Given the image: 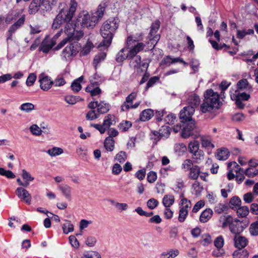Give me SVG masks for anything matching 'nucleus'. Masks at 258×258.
Instances as JSON below:
<instances>
[{
    "label": "nucleus",
    "instance_id": "29",
    "mask_svg": "<svg viewBox=\"0 0 258 258\" xmlns=\"http://www.w3.org/2000/svg\"><path fill=\"white\" fill-rule=\"evenodd\" d=\"M187 108L185 110V107L180 111L179 117L182 120L181 122L192 121L191 116L194 114H189Z\"/></svg>",
    "mask_w": 258,
    "mask_h": 258
},
{
    "label": "nucleus",
    "instance_id": "32",
    "mask_svg": "<svg viewBox=\"0 0 258 258\" xmlns=\"http://www.w3.org/2000/svg\"><path fill=\"white\" fill-rule=\"evenodd\" d=\"M177 249H170L167 252H163L160 255V258H174L179 254Z\"/></svg>",
    "mask_w": 258,
    "mask_h": 258
},
{
    "label": "nucleus",
    "instance_id": "42",
    "mask_svg": "<svg viewBox=\"0 0 258 258\" xmlns=\"http://www.w3.org/2000/svg\"><path fill=\"white\" fill-rule=\"evenodd\" d=\"M106 57V53L104 52H101L97 55H95L93 60V65L95 69H97V65L102 61L104 60Z\"/></svg>",
    "mask_w": 258,
    "mask_h": 258
},
{
    "label": "nucleus",
    "instance_id": "1",
    "mask_svg": "<svg viewBox=\"0 0 258 258\" xmlns=\"http://www.w3.org/2000/svg\"><path fill=\"white\" fill-rule=\"evenodd\" d=\"M77 3L75 0H71L70 6L69 8L64 4H60L58 14L53 20L52 29H57L60 27L64 28V31L69 32L68 30H73V26L75 21L73 20V17L76 11Z\"/></svg>",
    "mask_w": 258,
    "mask_h": 258
},
{
    "label": "nucleus",
    "instance_id": "55",
    "mask_svg": "<svg viewBox=\"0 0 258 258\" xmlns=\"http://www.w3.org/2000/svg\"><path fill=\"white\" fill-rule=\"evenodd\" d=\"M64 100L68 104L74 105L79 101V97L73 95H67L65 96Z\"/></svg>",
    "mask_w": 258,
    "mask_h": 258
},
{
    "label": "nucleus",
    "instance_id": "16",
    "mask_svg": "<svg viewBox=\"0 0 258 258\" xmlns=\"http://www.w3.org/2000/svg\"><path fill=\"white\" fill-rule=\"evenodd\" d=\"M16 194L21 200L29 205L30 204L31 196L26 189L22 187H18L16 190Z\"/></svg>",
    "mask_w": 258,
    "mask_h": 258
},
{
    "label": "nucleus",
    "instance_id": "27",
    "mask_svg": "<svg viewBox=\"0 0 258 258\" xmlns=\"http://www.w3.org/2000/svg\"><path fill=\"white\" fill-rule=\"evenodd\" d=\"M213 211L210 209H207L201 213L200 221L202 223H206L211 219Z\"/></svg>",
    "mask_w": 258,
    "mask_h": 258
},
{
    "label": "nucleus",
    "instance_id": "4",
    "mask_svg": "<svg viewBox=\"0 0 258 258\" xmlns=\"http://www.w3.org/2000/svg\"><path fill=\"white\" fill-rule=\"evenodd\" d=\"M204 97V102L201 105V110L203 113L211 111L214 108H218L222 104L219 94L211 89L205 92Z\"/></svg>",
    "mask_w": 258,
    "mask_h": 258
},
{
    "label": "nucleus",
    "instance_id": "3",
    "mask_svg": "<svg viewBox=\"0 0 258 258\" xmlns=\"http://www.w3.org/2000/svg\"><path fill=\"white\" fill-rule=\"evenodd\" d=\"M118 27V20L114 18L106 21L100 29V32L103 38L102 41L98 46L108 47L111 43L114 33Z\"/></svg>",
    "mask_w": 258,
    "mask_h": 258
},
{
    "label": "nucleus",
    "instance_id": "25",
    "mask_svg": "<svg viewBox=\"0 0 258 258\" xmlns=\"http://www.w3.org/2000/svg\"><path fill=\"white\" fill-rule=\"evenodd\" d=\"M58 189L61 192L65 198L71 200V187L68 184H59L58 185Z\"/></svg>",
    "mask_w": 258,
    "mask_h": 258
},
{
    "label": "nucleus",
    "instance_id": "9",
    "mask_svg": "<svg viewBox=\"0 0 258 258\" xmlns=\"http://www.w3.org/2000/svg\"><path fill=\"white\" fill-rule=\"evenodd\" d=\"M73 26L72 30H68L69 32L64 31V33L67 35L70 41H78L84 35L83 30L82 28L80 25H78L76 22L74 23Z\"/></svg>",
    "mask_w": 258,
    "mask_h": 258
},
{
    "label": "nucleus",
    "instance_id": "43",
    "mask_svg": "<svg viewBox=\"0 0 258 258\" xmlns=\"http://www.w3.org/2000/svg\"><path fill=\"white\" fill-rule=\"evenodd\" d=\"M83 79V77L81 76L72 83L71 87L74 92H78L81 89V85L80 82Z\"/></svg>",
    "mask_w": 258,
    "mask_h": 258
},
{
    "label": "nucleus",
    "instance_id": "59",
    "mask_svg": "<svg viewBox=\"0 0 258 258\" xmlns=\"http://www.w3.org/2000/svg\"><path fill=\"white\" fill-rule=\"evenodd\" d=\"M224 238L221 235L217 237L215 240H214V245L217 248H222L224 245Z\"/></svg>",
    "mask_w": 258,
    "mask_h": 258
},
{
    "label": "nucleus",
    "instance_id": "45",
    "mask_svg": "<svg viewBox=\"0 0 258 258\" xmlns=\"http://www.w3.org/2000/svg\"><path fill=\"white\" fill-rule=\"evenodd\" d=\"M228 209V207L224 204L218 203L214 208V211L217 214H221Z\"/></svg>",
    "mask_w": 258,
    "mask_h": 258
},
{
    "label": "nucleus",
    "instance_id": "39",
    "mask_svg": "<svg viewBox=\"0 0 258 258\" xmlns=\"http://www.w3.org/2000/svg\"><path fill=\"white\" fill-rule=\"evenodd\" d=\"M47 154L51 157H54L61 155L63 153L62 148L54 147L51 149H49L47 151Z\"/></svg>",
    "mask_w": 258,
    "mask_h": 258
},
{
    "label": "nucleus",
    "instance_id": "26",
    "mask_svg": "<svg viewBox=\"0 0 258 258\" xmlns=\"http://www.w3.org/2000/svg\"><path fill=\"white\" fill-rule=\"evenodd\" d=\"M181 200L179 203V209L183 210H187L188 212L189 209L191 208V202L186 198H183V194H181L180 196Z\"/></svg>",
    "mask_w": 258,
    "mask_h": 258
},
{
    "label": "nucleus",
    "instance_id": "21",
    "mask_svg": "<svg viewBox=\"0 0 258 258\" xmlns=\"http://www.w3.org/2000/svg\"><path fill=\"white\" fill-rule=\"evenodd\" d=\"M126 58H131L129 56V51L127 48H122L116 55V61L118 62H121Z\"/></svg>",
    "mask_w": 258,
    "mask_h": 258
},
{
    "label": "nucleus",
    "instance_id": "6",
    "mask_svg": "<svg viewBox=\"0 0 258 258\" xmlns=\"http://www.w3.org/2000/svg\"><path fill=\"white\" fill-rule=\"evenodd\" d=\"M200 129L196 126L192 121L187 123L184 122L182 124L181 136L183 138H187L191 136L194 139L200 136Z\"/></svg>",
    "mask_w": 258,
    "mask_h": 258
},
{
    "label": "nucleus",
    "instance_id": "8",
    "mask_svg": "<svg viewBox=\"0 0 258 258\" xmlns=\"http://www.w3.org/2000/svg\"><path fill=\"white\" fill-rule=\"evenodd\" d=\"M160 21L157 20L154 23H153L151 26V30L148 36L149 41L147 42V44L149 45L151 43V46L153 45V47L151 49L154 48V47L160 39V35L157 34L160 28Z\"/></svg>",
    "mask_w": 258,
    "mask_h": 258
},
{
    "label": "nucleus",
    "instance_id": "31",
    "mask_svg": "<svg viewBox=\"0 0 258 258\" xmlns=\"http://www.w3.org/2000/svg\"><path fill=\"white\" fill-rule=\"evenodd\" d=\"M110 109V105L108 103H107L104 101H101L98 103L97 112L99 114H104L107 112Z\"/></svg>",
    "mask_w": 258,
    "mask_h": 258
},
{
    "label": "nucleus",
    "instance_id": "47",
    "mask_svg": "<svg viewBox=\"0 0 258 258\" xmlns=\"http://www.w3.org/2000/svg\"><path fill=\"white\" fill-rule=\"evenodd\" d=\"M63 233L68 234L74 230V226L69 220H66V223L62 226Z\"/></svg>",
    "mask_w": 258,
    "mask_h": 258
},
{
    "label": "nucleus",
    "instance_id": "5",
    "mask_svg": "<svg viewBox=\"0 0 258 258\" xmlns=\"http://www.w3.org/2000/svg\"><path fill=\"white\" fill-rule=\"evenodd\" d=\"M80 48L78 42L70 43L62 50L61 54V58L67 61H71L78 54Z\"/></svg>",
    "mask_w": 258,
    "mask_h": 258
},
{
    "label": "nucleus",
    "instance_id": "38",
    "mask_svg": "<svg viewBox=\"0 0 258 258\" xmlns=\"http://www.w3.org/2000/svg\"><path fill=\"white\" fill-rule=\"evenodd\" d=\"M104 145L107 151H112L114 148V140L110 137H107L104 141Z\"/></svg>",
    "mask_w": 258,
    "mask_h": 258
},
{
    "label": "nucleus",
    "instance_id": "41",
    "mask_svg": "<svg viewBox=\"0 0 258 258\" xmlns=\"http://www.w3.org/2000/svg\"><path fill=\"white\" fill-rule=\"evenodd\" d=\"M174 202V196L172 195H166L164 197L162 201L163 204L166 208H169Z\"/></svg>",
    "mask_w": 258,
    "mask_h": 258
},
{
    "label": "nucleus",
    "instance_id": "2",
    "mask_svg": "<svg viewBox=\"0 0 258 258\" xmlns=\"http://www.w3.org/2000/svg\"><path fill=\"white\" fill-rule=\"evenodd\" d=\"M107 5L101 3L98 6L97 10L91 13H80L78 16L75 22L81 27L93 28L104 15Z\"/></svg>",
    "mask_w": 258,
    "mask_h": 258
},
{
    "label": "nucleus",
    "instance_id": "10",
    "mask_svg": "<svg viewBox=\"0 0 258 258\" xmlns=\"http://www.w3.org/2000/svg\"><path fill=\"white\" fill-rule=\"evenodd\" d=\"M187 103L188 105L185 107V110L187 108L189 114H194L195 109L199 106L201 103V99L197 94L191 93L188 95L187 98Z\"/></svg>",
    "mask_w": 258,
    "mask_h": 258
},
{
    "label": "nucleus",
    "instance_id": "28",
    "mask_svg": "<svg viewBox=\"0 0 258 258\" xmlns=\"http://www.w3.org/2000/svg\"><path fill=\"white\" fill-rule=\"evenodd\" d=\"M229 156V152L226 148L217 150L216 157L219 160H226Z\"/></svg>",
    "mask_w": 258,
    "mask_h": 258
},
{
    "label": "nucleus",
    "instance_id": "11",
    "mask_svg": "<svg viewBox=\"0 0 258 258\" xmlns=\"http://www.w3.org/2000/svg\"><path fill=\"white\" fill-rule=\"evenodd\" d=\"M170 133L171 128L169 126L163 125L159 131H155L152 132L153 137L152 139H153L154 142L156 143L162 139H167L169 137Z\"/></svg>",
    "mask_w": 258,
    "mask_h": 258
},
{
    "label": "nucleus",
    "instance_id": "37",
    "mask_svg": "<svg viewBox=\"0 0 258 258\" xmlns=\"http://www.w3.org/2000/svg\"><path fill=\"white\" fill-rule=\"evenodd\" d=\"M248 256L249 252L246 250L239 249L233 253V258H248Z\"/></svg>",
    "mask_w": 258,
    "mask_h": 258
},
{
    "label": "nucleus",
    "instance_id": "44",
    "mask_svg": "<svg viewBox=\"0 0 258 258\" xmlns=\"http://www.w3.org/2000/svg\"><path fill=\"white\" fill-rule=\"evenodd\" d=\"M35 108L34 105L31 103H24L21 105L20 109L26 112H30Z\"/></svg>",
    "mask_w": 258,
    "mask_h": 258
},
{
    "label": "nucleus",
    "instance_id": "14",
    "mask_svg": "<svg viewBox=\"0 0 258 258\" xmlns=\"http://www.w3.org/2000/svg\"><path fill=\"white\" fill-rule=\"evenodd\" d=\"M39 81L41 89L44 91L48 90L53 84V81H51L49 77L42 74L39 76Z\"/></svg>",
    "mask_w": 258,
    "mask_h": 258
},
{
    "label": "nucleus",
    "instance_id": "24",
    "mask_svg": "<svg viewBox=\"0 0 258 258\" xmlns=\"http://www.w3.org/2000/svg\"><path fill=\"white\" fill-rule=\"evenodd\" d=\"M143 34L142 33H137L136 35L129 36L126 39V46L129 47L132 44L142 40Z\"/></svg>",
    "mask_w": 258,
    "mask_h": 258
},
{
    "label": "nucleus",
    "instance_id": "62",
    "mask_svg": "<svg viewBox=\"0 0 258 258\" xmlns=\"http://www.w3.org/2000/svg\"><path fill=\"white\" fill-rule=\"evenodd\" d=\"M158 201L154 198H151L147 202V207L151 210L155 209L158 205Z\"/></svg>",
    "mask_w": 258,
    "mask_h": 258
},
{
    "label": "nucleus",
    "instance_id": "35",
    "mask_svg": "<svg viewBox=\"0 0 258 258\" xmlns=\"http://www.w3.org/2000/svg\"><path fill=\"white\" fill-rule=\"evenodd\" d=\"M201 144L204 148L213 149L215 147L214 145L212 143L211 138L209 137H202Z\"/></svg>",
    "mask_w": 258,
    "mask_h": 258
},
{
    "label": "nucleus",
    "instance_id": "57",
    "mask_svg": "<svg viewBox=\"0 0 258 258\" xmlns=\"http://www.w3.org/2000/svg\"><path fill=\"white\" fill-rule=\"evenodd\" d=\"M126 157L127 156L126 153L124 151H120L116 154L115 159L118 161L119 163H121L125 161Z\"/></svg>",
    "mask_w": 258,
    "mask_h": 258
},
{
    "label": "nucleus",
    "instance_id": "48",
    "mask_svg": "<svg viewBox=\"0 0 258 258\" xmlns=\"http://www.w3.org/2000/svg\"><path fill=\"white\" fill-rule=\"evenodd\" d=\"M99 116L100 115L97 111H96L95 110H91L86 114V118L87 120H93L98 118Z\"/></svg>",
    "mask_w": 258,
    "mask_h": 258
},
{
    "label": "nucleus",
    "instance_id": "53",
    "mask_svg": "<svg viewBox=\"0 0 258 258\" xmlns=\"http://www.w3.org/2000/svg\"><path fill=\"white\" fill-rule=\"evenodd\" d=\"M132 60L131 61V65L134 68L138 69L140 66L141 63V57L139 55H136L133 58H131Z\"/></svg>",
    "mask_w": 258,
    "mask_h": 258
},
{
    "label": "nucleus",
    "instance_id": "12",
    "mask_svg": "<svg viewBox=\"0 0 258 258\" xmlns=\"http://www.w3.org/2000/svg\"><path fill=\"white\" fill-rule=\"evenodd\" d=\"M25 20V15H20V17L17 21L10 26L7 32V40H12L13 34L15 33L17 30L20 28L24 23Z\"/></svg>",
    "mask_w": 258,
    "mask_h": 258
},
{
    "label": "nucleus",
    "instance_id": "7",
    "mask_svg": "<svg viewBox=\"0 0 258 258\" xmlns=\"http://www.w3.org/2000/svg\"><path fill=\"white\" fill-rule=\"evenodd\" d=\"M62 31V29L61 28L60 31L57 33L53 38L48 36L45 37L39 47V50L43 53H47L55 45L56 40L59 37Z\"/></svg>",
    "mask_w": 258,
    "mask_h": 258
},
{
    "label": "nucleus",
    "instance_id": "50",
    "mask_svg": "<svg viewBox=\"0 0 258 258\" xmlns=\"http://www.w3.org/2000/svg\"><path fill=\"white\" fill-rule=\"evenodd\" d=\"M132 125V124L130 121H123L120 122L118 125L119 130L121 132H125L127 131Z\"/></svg>",
    "mask_w": 258,
    "mask_h": 258
},
{
    "label": "nucleus",
    "instance_id": "52",
    "mask_svg": "<svg viewBox=\"0 0 258 258\" xmlns=\"http://www.w3.org/2000/svg\"><path fill=\"white\" fill-rule=\"evenodd\" d=\"M82 258H101V257L98 252L91 251L84 253Z\"/></svg>",
    "mask_w": 258,
    "mask_h": 258
},
{
    "label": "nucleus",
    "instance_id": "18",
    "mask_svg": "<svg viewBox=\"0 0 258 258\" xmlns=\"http://www.w3.org/2000/svg\"><path fill=\"white\" fill-rule=\"evenodd\" d=\"M233 217L229 215H223L220 216L219 219V223L220 227L225 229L229 227L231 222H233Z\"/></svg>",
    "mask_w": 258,
    "mask_h": 258
},
{
    "label": "nucleus",
    "instance_id": "51",
    "mask_svg": "<svg viewBox=\"0 0 258 258\" xmlns=\"http://www.w3.org/2000/svg\"><path fill=\"white\" fill-rule=\"evenodd\" d=\"M113 118V116L110 114H108L105 117V119H104L103 123V126L104 128H105V131L107 129H108L110 127V126L112 124Z\"/></svg>",
    "mask_w": 258,
    "mask_h": 258
},
{
    "label": "nucleus",
    "instance_id": "60",
    "mask_svg": "<svg viewBox=\"0 0 258 258\" xmlns=\"http://www.w3.org/2000/svg\"><path fill=\"white\" fill-rule=\"evenodd\" d=\"M137 96V93L135 92H132L128 95L125 99V101L123 104H131L133 103V101L135 100Z\"/></svg>",
    "mask_w": 258,
    "mask_h": 258
},
{
    "label": "nucleus",
    "instance_id": "46",
    "mask_svg": "<svg viewBox=\"0 0 258 258\" xmlns=\"http://www.w3.org/2000/svg\"><path fill=\"white\" fill-rule=\"evenodd\" d=\"M188 151L191 154H193L199 150V144L197 141L191 142L189 143L188 147Z\"/></svg>",
    "mask_w": 258,
    "mask_h": 258
},
{
    "label": "nucleus",
    "instance_id": "36",
    "mask_svg": "<svg viewBox=\"0 0 258 258\" xmlns=\"http://www.w3.org/2000/svg\"><path fill=\"white\" fill-rule=\"evenodd\" d=\"M237 210V214L239 217L244 218L245 217L249 212V209L247 206H240L236 209Z\"/></svg>",
    "mask_w": 258,
    "mask_h": 258
},
{
    "label": "nucleus",
    "instance_id": "20",
    "mask_svg": "<svg viewBox=\"0 0 258 258\" xmlns=\"http://www.w3.org/2000/svg\"><path fill=\"white\" fill-rule=\"evenodd\" d=\"M228 227L230 231L235 235L239 234L242 231L240 223L237 219H233V222H231Z\"/></svg>",
    "mask_w": 258,
    "mask_h": 258
},
{
    "label": "nucleus",
    "instance_id": "33",
    "mask_svg": "<svg viewBox=\"0 0 258 258\" xmlns=\"http://www.w3.org/2000/svg\"><path fill=\"white\" fill-rule=\"evenodd\" d=\"M191 157L194 162L196 163H200L204 159V152L202 150H200L192 154Z\"/></svg>",
    "mask_w": 258,
    "mask_h": 258
},
{
    "label": "nucleus",
    "instance_id": "54",
    "mask_svg": "<svg viewBox=\"0 0 258 258\" xmlns=\"http://www.w3.org/2000/svg\"><path fill=\"white\" fill-rule=\"evenodd\" d=\"M0 175L5 176L8 178H14L15 175L11 170H7L3 168H0Z\"/></svg>",
    "mask_w": 258,
    "mask_h": 258
},
{
    "label": "nucleus",
    "instance_id": "23",
    "mask_svg": "<svg viewBox=\"0 0 258 258\" xmlns=\"http://www.w3.org/2000/svg\"><path fill=\"white\" fill-rule=\"evenodd\" d=\"M202 173L200 167L198 165H192L190 168L188 177L192 180H197Z\"/></svg>",
    "mask_w": 258,
    "mask_h": 258
},
{
    "label": "nucleus",
    "instance_id": "40",
    "mask_svg": "<svg viewBox=\"0 0 258 258\" xmlns=\"http://www.w3.org/2000/svg\"><path fill=\"white\" fill-rule=\"evenodd\" d=\"M241 201L237 196L232 197L229 202L230 207L232 209H237L241 205Z\"/></svg>",
    "mask_w": 258,
    "mask_h": 258
},
{
    "label": "nucleus",
    "instance_id": "64",
    "mask_svg": "<svg viewBox=\"0 0 258 258\" xmlns=\"http://www.w3.org/2000/svg\"><path fill=\"white\" fill-rule=\"evenodd\" d=\"M192 165V161L190 159H186L182 164V168L184 171L190 170Z\"/></svg>",
    "mask_w": 258,
    "mask_h": 258
},
{
    "label": "nucleus",
    "instance_id": "19",
    "mask_svg": "<svg viewBox=\"0 0 258 258\" xmlns=\"http://www.w3.org/2000/svg\"><path fill=\"white\" fill-rule=\"evenodd\" d=\"M39 10H42L40 0H32L28 7L29 13L30 14H35Z\"/></svg>",
    "mask_w": 258,
    "mask_h": 258
},
{
    "label": "nucleus",
    "instance_id": "61",
    "mask_svg": "<svg viewBox=\"0 0 258 258\" xmlns=\"http://www.w3.org/2000/svg\"><path fill=\"white\" fill-rule=\"evenodd\" d=\"M30 131L33 135L35 136H40L42 133L41 128L36 124L31 125Z\"/></svg>",
    "mask_w": 258,
    "mask_h": 258
},
{
    "label": "nucleus",
    "instance_id": "15",
    "mask_svg": "<svg viewBox=\"0 0 258 258\" xmlns=\"http://www.w3.org/2000/svg\"><path fill=\"white\" fill-rule=\"evenodd\" d=\"M233 242L234 245L236 248L239 249H242L247 245L248 240L246 237L238 234L234 235Z\"/></svg>",
    "mask_w": 258,
    "mask_h": 258
},
{
    "label": "nucleus",
    "instance_id": "58",
    "mask_svg": "<svg viewBox=\"0 0 258 258\" xmlns=\"http://www.w3.org/2000/svg\"><path fill=\"white\" fill-rule=\"evenodd\" d=\"M36 75L34 73H31L28 76L26 82V84L27 86H31L33 85L34 82L36 80Z\"/></svg>",
    "mask_w": 258,
    "mask_h": 258
},
{
    "label": "nucleus",
    "instance_id": "34",
    "mask_svg": "<svg viewBox=\"0 0 258 258\" xmlns=\"http://www.w3.org/2000/svg\"><path fill=\"white\" fill-rule=\"evenodd\" d=\"M94 46L93 43L88 40L81 51L80 55L83 56L87 55L89 53L91 49L93 48Z\"/></svg>",
    "mask_w": 258,
    "mask_h": 258
},
{
    "label": "nucleus",
    "instance_id": "63",
    "mask_svg": "<svg viewBox=\"0 0 258 258\" xmlns=\"http://www.w3.org/2000/svg\"><path fill=\"white\" fill-rule=\"evenodd\" d=\"M254 194L252 192H249L245 194L243 196V199L246 203H251L254 199Z\"/></svg>",
    "mask_w": 258,
    "mask_h": 258
},
{
    "label": "nucleus",
    "instance_id": "17",
    "mask_svg": "<svg viewBox=\"0 0 258 258\" xmlns=\"http://www.w3.org/2000/svg\"><path fill=\"white\" fill-rule=\"evenodd\" d=\"M145 47V44L143 42H138L132 46L129 51V56L131 58L135 57L138 53L143 50Z\"/></svg>",
    "mask_w": 258,
    "mask_h": 258
},
{
    "label": "nucleus",
    "instance_id": "22",
    "mask_svg": "<svg viewBox=\"0 0 258 258\" xmlns=\"http://www.w3.org/2000/svg\"><path fill=\"white\" fill-rule=\"evenodd\" d=\"M57 0H40L42 5V10L50 11L55 6Z\"/></svg>",
    "mask_w": 258,
    "mask_h": 258
},
{
    "label": "nucleus",
    "instance_id": "56",
    "mask_svg": "<svg viewBox=\"0 0 258 258\" xmlns=\"http://www.w3.org/2000/svg\"><path fill=\"white\" fill-rule=\"evenodd\" d=\"M237 86L240 90L246 89L249 88L248 82L246 79H242L238 81Z\"/></svg>",
    "mask_w": 258,
    "mask_h": 258
},
{
    "label": "nucleus",
    "instance_id": "30",
    "mask_svg": "<svg viewBox=\"0 0 258 258\" xmlns=\"http://www.w3.org/2000/svg\"><path fill=\"white\" fill-rule=\"evenodd\" d=\"M154 115V111L151 109H145L143 110L140 117V119L142 121L148 120Z\"/></svg>",
    "mask_w": 258,
    "mask_h": 258
},
{
    "label": "nucleus",
    "instance_id": "49",
    "mask_svg": "<svg viewBox=\"0 0 258 258\" xmlns=\"http://www.w3.org/2000/svg\"><path fill=\"white\" fill-rule=\"evenodd\" d=\"M249 231L251 235H258V221H255L250 224Z\"/></svg>",
    "mask_w": 258,
    "mask_h": 258
},
{
    "label": "nucleus",
    "instance_id": "13",
    "mask_svg": "<svg viewBox=\"0 0 258 258\" xmlns=\"http://www.w3.org/2000/svg\"><path fill=\"white\" fill-rule=\"evenodd\" d=\"M228 167H233V168L235 167V171L237 172V173L241 171L248 177H253L256 175H258V169L252 171V169L251 168L248 167L244 171H243V169L239 167V166L236 162H232L229 163L228 164Z\"/></svg>",
    "mask_w": 258,
    "mask_h": 258
}]
</instances>
